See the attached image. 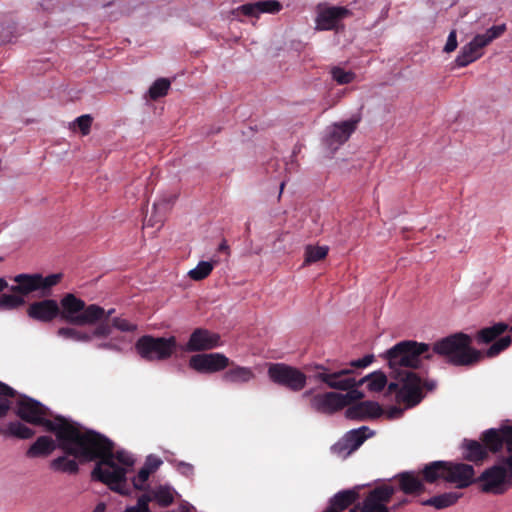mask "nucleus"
Instances as JSON below:
<instances>
[{"instance_id":"2eb2a0df","label":"nucleus","mask_w":512,"mask_h":512,"mask_svg":"<svg viewBox=\"0 0 512 512\" xmlns=\"http://www.w3.org/2000/svg\"><path fill=\"white\" fill-rule=\"evenodd\" d=\"M27 314L30 318L41 322L48 323L60 317L61 320L70 324V321L64 317L63 298L60 301V306L57 301L53 299L33 302L29 305Z\"/></svg>"},{"instance_id":"3c124183","label":"nucleus","mask_w":512,"mask_h":512,"mask_svg":"<svg viewBox=\"0 0 512 512\" xmlns=\"http://www.w3.org/2000/svg\"><path fill=\"white\" fill-rule=\"evenodd\" d=\"M98 348L99 349H106V350H114V351H120L121 350L120 347L117 344H115V343H113L111 341L110 342L100 343L98 345Z\"/></svg>"},{"instance_id":"f257e3e1","label":"nucleus","mask_w":512,"mask_h":512,"mask_svg":"<svg viewBox=\"0 0 512 512\" xmlns=\"http://www.w3.org/2000/svg\"><path fill=\"white\" fill-rule=\"evenodd\" d=\"M66 454L79 458L80 462L98 460L91 471V479L121 495L130 494L127 468L132 467L135 460L123 449L114 451V443L103 434L78 428Z\"/></svg>"},{"instance_id":"2f4dec72","label":"nucleus","mask_w":512,"mask_h":512,"mask_svg":"<svg viewBox=\"0 0 512 512\" xmlns=\"http://www.w3.org/2000/svg\"><path fill=\"white\" fill-rule=\"evenodd\" d=\"M446 461H433L426 464L420 471L422 480L427 483H435L439 479H446Z\"/></svg>"},{"instance_id":"0eeeda50","label":"nucleus","mask_w":512,"mask_h":512,"mask_svg":"<svg viewBox=\"0 0 512 512\" xmlns=\"http://www.w3.org/2000/svg\"><path fill=\"white\" fill-rule=\"evenodd\" d=\"M64 317L76 326L98 325L101 321H111L115 309L106 311L97 304L86 305L85 301L72 293L63 296Z\"/></svg>"},{"instance_id":"bb28decb","label":"nucleus","mask_w":512,"mask_h":512,"mask_svg":"<svg viewBox=\"0 0 512 512\" xmlns=\"http://www.w3.org/2000/svg\"><path fill=\"white\" fill-rule=\"evenodd\" d=\"M349 10L344 7H329L317 16L316 23L319 30H332L337 22L349 14Z\"/></svg>"},{"instance_id":"5fc2aeb1","label":"nucleus","mask_w":512,"mask_h":512,"mask_svg":"<svg viewBox=\"0 0 512 512\" xmlns=\"http://www.w3.org/2000/svg\"><path fill=\"white\" fill-rule=\"evenodd\" d=\"M8 287V282L4 278L0 277V293L3 292Z\"/></svg>"},{"instance_id":"9d476101","label":"nucleus","mask_w":512,"mask_h":512,"mask_svg":"<svg viewBox=\"0 0 512 512\" xmlns=\"http://www.w3.org/2000/svg\"><path fill=\"white\" fill-rule=\"evenodd\" d=\"M135 349L146 361H163L169 359L176 351L177 342L173 336L165 338L144 335L136 341Z\"/></svg>"},{"instance_id":"f3484780","label":"nucleus","mask_w":512,"mask_h":512,"mask_svg":"<svg viewBox=\"0 0 512 512\" xmlns=\"http://www.w3.org/2000/svg\"><path fill=\"white\" fill-rule=\"evenodd\" d=\"M189 366L199 373H216L230 366V359L222 353L196 354L190 358Z\"/></svg>"},{"instance_id":"603ef678","label":"nucleus","mask_w":512,"mask_h":512,"mask_svg":"<svg viewBox=\"0 0 512 512\" xmlns=\"http://www.w3.org/2000/svg\"><path fill=\"white\" fill-rule=\"evenodd\" d=\"M409 503V500L407 498H402L400 501H398L397 503H395L390 509L391 510H397L399 508H401L402 506L404 505H407Z\"/></svg>"},{"instance_id":"5701e85b","label":"nucleus","mask_w":512,"mask_h":512,"mask_svg":"<svg viewBox=\"0 0 512 512\" xmlns=\"http://www.w3.org/2000/svg\"><path fill=\"white\" fill-rule=\"evenodd\" d=\"M114 328L121 332H134L137 330V325L122 317H114L111 321H101L96 325L93 335L97 338H106L112 334Z\"/></svg>"},{"instance_id":"f03ea898","label":"nucleus","mask_w":512,"mask_h":512,"mask_svg":"<svg viewBox=\"0 0 512 512\" xmlns=\"http://www.w3.org/2000/svg\"><path fill=\"white\" fill-rule=\"evenodd\" d=\"M391 369L390 376L395 382L388 384V392L395 393L396 397L407 406L413 407L424 398L423 388L432 391L436 382L422 378L415 371L421 366L423 359L430 360V345L414 340H404L386 351L384 355Z\"/></svg>"},{"instance_id":"4d7b16f0","label":"nucleus","mask_w":512,"mask_h":512,"mask_svg":"<svg viewBox=\"0 0 512 512\" xmlns=\"http://www.w3.org/2000/svg\"><path fill=\"white\" fill-rule=\"evenodd\" d=\"M245 232H246L247 236L250 234V223L249 222H247L245 225Z\"/></svg>"},{"instance_id":"a19ab883","label":"nucleus","mask_w":512,"mask_h":512,"mask_svg":"<svg viewBox=\"0 0 512 512\" xmlns=\"http://www.w3.org/2000/svg\"><path fill=\"white\" fill-rule=\"evenodd\" d=\"M213 268L214 265L212 262L200 261L194 269L188 272V276L192 280L201 281L211 274Z\"/></svg>"},{"instance_id":"bf43d9fd","label":"nucleus","mask_w":512,"mask_h":512,"mask_svg":"<svg viewBox=\"0 0 512 512\" xmlns=\"http://www.w3.org/2000/svg\"><path fill=\"white\" fill-rule=\"evenodd\" d=\"M284 186H285V182H282V183L280 184V192H282V191H283Z\"/></svg>"},{"instance_id":"aec40b11","label":"nucleus","mask_w":512,"mask_h":512,"mask_svg":"<svg viewBox=\"0 0 512 512\" xmlns=\"http://www.w3.org/2000/svg\"><path fill=\"white\" fill-rule=\"evenodd\" d=\"M342 398L337 392L316 394L311 398V408L316 412L331 415L343 409Z\"/></svg>"},{"instance_id":"de8ad7c7","label":"nucleus","mask_w":512,"mask_h":512,"mask_svg":"<svg viewBox=\"0 0 512 512\" xmlns=\"http://www.w3.org/2000/svg\"><path fill=\"white\" fill-rule=\"evenodd\" d=\"M374 360V356L372 354L365 355L363 358L358 360L351 361L350 365L353 368H365L370 365Z\"/></svg>"},{"instance_id":"6e6d98bb","label":"nucleus","mask_w":512,"mask_h":512,"mask_svg":"<svg viewBox=\"0 0 512 512\" xmlns=\"http://www.w3.org/2000/svg\"><path fill=\"white\" fill-rule=\"evenodd\" d=\"M229 249L226 241H222V243L219 245V251H227Z\"/></svg>"},{"instance_id":"a878e982","label":"nucleus","mask_w":512,"mask_h":512,"mask_svg":"<svg viewBox=\"0 0 512 512\" xmlns=\"http://www.w3.org/2000/svg\"><path fill=\"white\" fill-rule=\"evenodd\" d=\"M399 490L406 495H420L425 492L423 480L414 471H404L395 476Z\"/></svg>"},{"instance_id":"412c9836","label":"nucleus","mask_w":512,"mask_h":512,"mask_svg":"<svg viewBox=\"0 0 512 512\" xmlns=\"http://www.w3.org/2000/svg\"><path fill=\"white\" fill-rule=\"evenodd\" d=\"M359 119H350L333 125V129L327 137V145L333 151L344 144L356 130Z\"/></svg>"},{"instance_id":"393cba45","label":"nucleus","mask_w":512,"mask_h":512,"mask_svg":"<svg viewBox=\"0 0 512 512\" xmlns=\"http://www.w3.org/2000/svg\"><path fill=\"white\" fill-rule=\"evenodd\" d=\"M222 374V381L233 385H244L255 379V373L250 367L240 366L230 361V366Z\"/></svg>"},{"instance_id":"423d86ee","label":"nucleus","mask_w":512,"mask_h":512,"mask_svg":"<svg viewBox=\"0 0 512 512\" xmlns=\"http://www.w3.org/2000/svg\"><path fill=\"white\" fill-rule=\"evenodd\" d=\"M477 440L464 439L461 444L463 458L475 464L482 463L488 458V452L497 453L504 445L507 451H512V427L485 430Z\"/></svg>"},{"instance_id":"a18cd8bd","label":"nucleus","mask_w":512,"mask_h":512,"mask_svg":"<svg viewBox=\"0 0 512 512\" xmlns=\"http://www.w3.org/2000/svg\"><path fill=\"white\" fill-rule=\"evenodd\" d=\"M162 464V460L155 456H148L146 462L144 464V468L150 471L152 474L155 472Z\"/></svg>"},{"instance_id":"864d4df0","label":"nucleus","mask_w":512,"mask_h":512,"mask_svg":"<svg viewBox=\"0 0 512 512\" xmlns=\"http://www.w3.org/2000/svg\"><path fill=\"white\" fill-rule=\"evenodd\" d=\"M106 511V504L103 502H100L96 505V507L93 509L92 512H105Z\"/></svg>"},{"instance_id":"1a4fd4ad","label":"nucleus","mask_w":512,"mask_h":512,"mask_svg":"<svg viewBox=\"0 0 512 512\" xmlns=\"http://www.w3.org/2000/svg\"><path fill=\"white\" fill-rule=\"evenodd\" d=\"M507 457H500L496 464L484 470L477 478L481 491L500 495L512 487V472Z\"/></svg>"},{"instance_id":"c9c22d12","label":"nucleus","mask_w":512,"mask_h":512,"mask_svg":"<svg viewBox=\"0 0 512 512\" xmlns=\"http://www.w3.org/2000/svg\"><path fill=\"white\" fill-rule=\"evenodd\" d=\"M17 391L0 381V419L5 418L11 409V398L16 397Z\"/></svg>"},{"instance_id":"72a5a7b5","label":"nucleus","mask_w":512,"mask_h":512,"mask_svg":"<svg viewBox=\"0 0 512 512\" xmlns=\"http://www.w3.org/2000/svg\"><path fill=\"white\" fill-rule=\"evenodd\" d=\"M461 497L460 493L447 492L437 496H433L422 502L424 506H432L436 509H444L454 505Z\"/></svg>"},{"instance_id":"ddd939ff","label":"nucleus","mask_w":512,"mask_h":512,"mask_svg":"<svg viewBox=\"0 0 512 512\" xmlns=\"http://www.w3.org/2000/svg\"><path fill=\"white\" fill-rule=\"evenodd\" d=\"M267 374L273 383L292 392L303 390L307 383V376L300 369L285 363H270Z\"/></svg>"},{"instance_id":"79ce46f5","label":"nucleus","mask_w":512,"mask_h":512,"mask_svg":"<svg viewBox=\"0 0 512 512\" xmlns=\"http://www.w3.org/2000/svg\"><path fill=\"white\" fill-rule=\"evenodd\" d=\"M331 75L334 81H336L339 85L349 84L354 81L356 75L352 71H346L341 67H333L331 69Z\"/></svg>"},{"instance_id":"6ab92c4d","label":"nucleus","mask_w":512,"mask_h":512,"mask_svg":"<svg viewBox=\"0 0 512 512\" xmlns=\"http://www.w3.org/2000/svg\"><path fill=\"white\" fill-rule=\"evenodd\" d=\"M220 345V336L207 329H195L187 342L186 348L191 352L205 351Z\"/></svg>"},{"instance_id":"473e14b6","label":"nucleus","mask_w":512,"mask_h":512,"mask_svg":"<svg viewBox=\"0 0 512 512\" xmlns=\"http://www.w3.org/2000/svg\"><path fill=\"white\" fill-rule=\"evenodd\" d=\"M170 200L162 199L153 204V212L149 219L145 220L144 226L150 227H161L163 224L165 215L169 210Z\"/></svg>"},{"instance_id":"58836bf2","label":"nucleus","mask_w":512,"mask_h":512,"mask_svg":"<svg viewBox=\"0 0 512 512\" xmlns=\"http://www.w3.org/2000/svg\"><path fill=\"white\" fill-rule=\"evenodd\" d=\"M363 379L368 382L367 387L373 392H380L387 385V376L381 371L373 372Z\"/></svg>"},{"instance_id":"c756f323","label":"nucleus","mask_w":512,"mask_h":512,"mask_svg":"<svg viewBox=\"0 0 512 512\" xmlns=\"http://www.w3.org/2000/svg\"><path fill=\"white\" fill-rule=\"evenodd\" d=\"M359 498L358 489H347L336 493L330 500L329 506L334 508V511L343 512L350 505H352Z\"/></svg>"},{"instance_id":"39448f33","label":"nucleus","mask_w":512,"mask_h":512,"mask_svg":"<svg viewBox=\"0 0 512 512\" xmlns=\"http://www.w3.org/2000/svg\"><path fill=\"white\" fill-rule=\"evenodd\" d=\"M472 338L458 332L436 341L430 347L431 358L434 354L442 356L454 366H472L483 359V352L471 346Z\"/></svg>"},{"instance_id":"9b49d317","label":"nucleus","mask_w":512,"mask_h":512,"mask_svg":"<svg viewBox=\"0 0 512 512\" xmlns=\"http://www.w3.org/2000/svg\"><path fill=\"white\" fill-rule=\"evenodd\" d=\"M506 25H495L487 29L483 34H477L469 43L464 45L455 59L458 67H466L470 63L482 57V49L493 40L499 38L506 31Z\"/></svg>"},{"instance_id":"4c0bfd02","label":"nucleus","mask_w":512,"mask_h":512,"mask_svg":"<svg viewBox=\"0 0 512 512\" xmlns=\"http://www.w3.org/2000/svg\"><path fill=\"white\" fill-rule=\"evenodd\" d=\"M328 251L329 248L327 246H306L304 264L309 265L323 260L327 256Z\"/></svg>"},{"instance_id":"dca6fc26","label":"nucleus","mask_w":512,"mask_h":512,"mask_svg":"<svg viewBox=\"0 0 512 512\" xmlns=\"http://www.w3.org/2000/svg\"><path fill=\"white\" fill-rule=\"evenodd\" d=\"M395 494V488L390 485H380L372 489L362 502L361 512H390L387 503Z\"/></svg>"},{"instance_id":"b1692460","label":"nucleus","mask_w":512,"mask_h":512,"mask_svg":"<svg viewBox=\"0 0 512 512\" xmlns=\"http://www.w3.org/2000/svg\"><path fill=\"white\" fill-rule=\"evenodd\" d=\"M382 414L381 406L374 401H362L349 406L345 415L352 420H365L368 418H376Z\"/></svg>"},{"instance_id":"f704fd0d","label":"nucleus","mask_w":512,"mask_h":512,"mask_svg":"<svg viewBox=\"0 0 512 512\" xmlns=\"http://www.w3.org/2000/svg\"><path fill=\"white\" fill-rule=\"evenodd\" d=\"M34 434V430L19 421L9 422L6 429L3 430L4 436H11L18 439H30Z\"/></svg>"},{"instance_id":"7ed1b4c3","label":"nucleus","mask_w":512,"mask_h":512,"mask_svg":"<svg viewBox=\"0 0 512 512\" xmlns=\"http://www.w3.org/2000/svg\"><path fill=\"white\" fill-rule=\"evenodd\" d=\"M15 414L26 423L43 426L46 431L54 433L59 449L63 452L70 450L72 439L79 428L76 424L69 422L63 416H56L54 421L47 419L46 417L50 414L49 409L26 395H21L17 401Z\"/></svg>"},{"instance_id":"13d9d810","label":"nucleus","mask_w":512,"mask_h":512,"mask_svg":"<svg viewBox=\"0 0 512 512\" xmlns=\"http://www.w3.org/2000/svg\"><path fill=\"white\" fill-rule=\"evenodd\" d=\"M323 512H337V511H334V508H332L328 505V507Z\"/></svg>"},{"instance_id":"6e6552de","label":"nucleus","mask_w":512,"mask_h":512,"mask_svg":"<svg viewBox=\"0 0 512 512\" xmlns=\"http://www.w3.org/2000/svg\"><path fill=\"white\" fill-rule=\"evenodd\" d=\"M316 369L321 370L315 374L316 380L325 383L329 388L347 391L346 394H340V397H343V408L349 407L352 403L364 398V394L357 387L362 386L365 379L357 381L354 377H350L349 375L352 373V370L341 369L329 373L322 365L316 366Z\"/></svg>"},{"instance_id":"cd10ccee","label":"nucleus","mask_w":512,"mask_h":512,"mask_svg":"<svg viewBox=\"0 0 512 512\" xmlns=\"http://www.w3.org/2000/svg\"><path fill=\"white\" fill-rule=\"evenodd\" d=\"M174 494L175 491L171 487L160 485L151 489L148 493L141 495L137 503H140V501L146 497L149 499L147 505H149V502L155 501L160 507H168L174 502ZM147 508H149V506H147Z\"/></svg>"},{"instance_id":"c03bdc74","label":"nucleus","mask_w":512,"mask_h":512,"mask_svg":"<svg viewBox=\"0 0 512 512\" xmlns=\"http://www.w3.org/2000/svg\"><path fill=\"white\" fill-rule=\"evenodd\" d=\"M92 117L88 114L82 115L75 120V125L79 128L82 135H88L92 125Z\"/></svg>"},{"instance_id":"ea45409f","label":"nucleus","mask_w":512,"mask_h":512,"mask_svg":"<svg viewBox=\"0 0 512 512\" xmlns=\"http://www.w3.org/2000/svg\"><path fill=\"white\" fill-rule=\"evenodd\" d=\"M170 85L171 83L167 78L157 79L149 88L148 95L150 99L157 100L166 96Z\"/></svg>"},{"instance_id":"09e8293b","label":"nucleus","mask_w":512,"mask_h":512,"mask_svg":"<svg viewBox=\"0 0 512 512\" xmlns=\"http://www.w3.org/2000/svg\"><path fill=\"white\" fill-rule=\"evenodd\" d=\"M147 499L144 497L140 503H137L136 506L128 507L125 512H151L149 508H147Z\"/></svg>"},{"instance_id":"c85d7f7f","label":"nucleus","mask_w":512,"mask_h":512,"mask_svg":"<svg viewBox=\"0 0 512 512\" xmlns=\"http://www.w3.org/2000/svg\"><path fill=\"white\" fill-rule=\"evenodd\" d=\"M59 448L58 442L56 443L50 436H40L26 451V456L29 458L47 457L56 449Z\"/></svg>"},{"instance_id":"49530a36","label":"nucleus","mask_w":512,"mask_h":512,"mask_svg":"<svg viewBox=\"0 0 512 512\" xmlns=\"http://www.w3.org/2000/svg\"><path fill=\"white\" fill-rule=\"evenodd\" d=\"M457 34L455 30H452L447 38V42L444 46V52L451 53L457 48Z\"/></svg>"},{"instance_id":"20e7f679","label":"nucleus","mask_w":512,"mask_h":512,"mask_svg":"<svg viewBox=\"0 0 512 512\" xmlns=\"http://www.w3.org/2000/svg\"><path fill=\"white\" fill-rule=\"evenodd\" d=\"M62 273H54L43 276L40 273H21L13 277L16 283L9 288L11 294H1L0 310L10 311L18 309L26 304L25 297L33 292H40V296L48 297L52 287L60 283Z\"/></svg>"},{"instance_id":"4be33fe9","label":"nucleus","mask_w":512,"mask_h":512,"mask_svg":"<svg viewBox=\"0 0 512 512\" xmlns=\"http://www.w3.org/2000/svg\"><path fill=\"white\" fill-rule=\"evenodd\" d=\"M281 9L282 4L277 0H262L243 4L235 10V13H241L247 17H258L261 13L276 14Z\"/></svg>"},{"instance_id":"052dcab7","label":"nucleus","mask_w":512,"mask_h":512,"mask_svg":"<svg viewBox=\"0 0 512 512\" xmlns=\"http://www.w3.org/2000/svg\"><path fill=\"white\" fill-rule=\"evenodd\" d=\"M349 512H357V507L351 509Z\"/></svg>"},{"instance_id":"8fccbe9b","label":"nucleus","mask_w":512,"mask_h":512,"mask_svg":"<svg viewBox=\"0 0 512 512\" xmlns=\"http://www.w3.org/2000/svg\"><path fill=\"white\" fill-rule=\"evenodd\" d=\"M178 471L181 474L189 477V476L193 475L194 467L189 463L181 462L178 465Z\"/></svg>"},{"instance_id":"37998d69","label":"nucleus","mask_w":512,"mask_h":512,"mask_svg":"<svg viewBox=\"0 0 512 512\" xmlns=\"http://www.w3.org/2000/svg\"><path fill=\"white\" fill-rule=\"evenodd\" d=\"M151 475L150 471L142 467L136 477L133 479V486L137 490H144L145 483L147 482L149 476Z\"/></svg>"},{"instance_id":"4468645a","label":"nucleus","mask_w":512,"mask_h":512,"mask_svg":"<svg viewBox=\"0 0 512 512\" xmlns=\"http://www.w3.org/2000/svg\"><path fill=\"white\" fill-rule=\"evenodd\" d=\"M370 429L362 426L358 429L348 431L331 447V452L339 458L345 459L356 451L364 441L372 434Z\"/></svg>"},{"instance_id":"7c9ffc66","label":"nucleus","mask_w":512,"mask_h":512,"mask_svg":"<svg viewBox=\"0 0 512 512\" xmlns=\"http://www.w3.org/2000/svg\"><path fill=\"white\" fill-rule=\"evenodd\" d=\"M76 459L73 455H68L64 452V455L50 461L49 466L55 472L76 475L79 472V465Z\"/></svg>"},{"instance_id":"e433bc0d","label":"nucleus","mask_w":512,"mask_h":512,"mask_svg":"<svg viewBox=\"0 0 512 512\" xmlns=\"http://www.w3.org/2000/svg\"><path fill=\"white\" fill-rule=\"evenodd\" d=\"M57 334L60 337H63L65 339H70L76 342H90L93 337H95L92 334H89L87 332H83L80 330H77L75 328L70 327H61L58 329Z\"/></svg>"},{"instance_id":"a211bd4d","label":"nucleus","mask_w":512,"mask_h":512,"mask_svg":"<svg viewBox=\"0 0 512 512\" xmlns=\"http://www.w3.org/2000/svg\"><path fill=\"white\" fill-rule=\"evenodd\" d=\"M445 469V481L455 483L458 488H466L474 482L475 471L469 464L446 461Z\"/></svg>"},{"instance_id":"f8f14e48","label":"nucleus","mask_w":512,"mask_h":512,"mask_svg":"<svg viewBox=\"0 0 512 512\" xmlns=\"http://www.w3.org/2000/svg\"><path fill=\"white\" fill-rule=\"evenodd\" d=\"M508 330L509 325L507 323L497 322L489 327L480 329L476 333L475 340L477 344H491L485 353H483V357L494 358L511 345L512 337L510 335H503Z\"/></svg>"},{"instance_id":"680f3d73","label":"nucleus","mask_w":512,"mask_h":512,"mask_svg":"<svg viewBox=\"0 0 512 512\" xmlns=\"http://www.w3.org/2000/svg\"><path fill=\"white\" fill-rule=\"evenodd\" d=\"M0 434H2V435H3V430H2L1 428H0Z\"/></svg>"}]
</instances>
